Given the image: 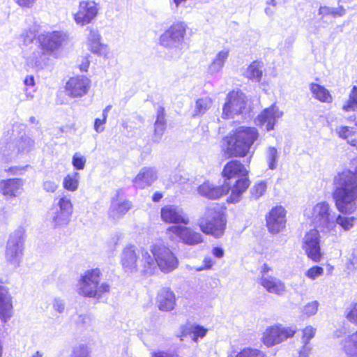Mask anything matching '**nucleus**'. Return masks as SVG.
<instances>
[{"instance_id": "nucleus-59", "label": "nucleus", "mask_w": 357, "mask_h": 357, "mask_svg": "<svg viewBox=\"0 0 357 357\" xmlns=\"http://www.w3.org/2000/svg\"><path fill=\"white\" fill-rule=\"evenodd\" d=\"M312 350V347L310 344H303L302 349L299 351L298 357H308Z\"/></svg>"}, {"instance_id": "nucleus-17", "label": "nucleus", "mask_w": 357, "mask_h": 357, "mask_svg": "<svg viewBox=\"0 0 357 357\" xmlns=\"http://www.w3.org/2000/svg\"><path fill=\"white\" fill-rule=\"evenodd\" d=\"M91 87V80L85 76L71 77L66 83V91L68 96L77 98L86 95Z\"/></svg>"}, {"instance_id": "nucleus-24", "label": "nucleus", "mask_w": 357, "mask_h": 357, "mask_svg": "<svg viewBox=\"0 0 357 357\" xmlns=\"http://www.w3.org/2000/svg\"><path fill=\"white\" fill-rule=\"evenodd\" d=\"M230 190L229 183L226 181L222 186H214L208 182H205L198 188L199 193L211 199H216L226 195Z\"/></svg>"}, {"instance_id": "nucleus-56", "label": "nucleus", "mask_w": 357, "mask_h": 357, "mask_svg": "<svg viewBox=\"0 0 357 357\" xmlns=\"http://www.w3.org/2000/svg\"><path fill=\"white\" fill-rule=\"evenodd\" d=\"M107 119L104 117L102 119H96L94 122V130L98 133H101L104 131V125L106 123Z\"/></svg>"}, {"instance_id": "nucleus-1", "label": "nucleus", "mask_w": 357, "mask_h": 357, "mask_svg": "<svg viewBox=\"0 0 357 357\" xmlns=\"http://www.w3.org/2000/svg\"><path fill=\"white\" fill-rule=\"evenodd\" d=\"M333 197L337 209L352 213L357 209V174L351 171L339 172L333 178Z\"/></svg>"}, {"instance_id": "nucleus-55", "label": "nucleus", "mask_w": 357, "mask_h": 357, "mask_svg": "<svg viewBox=\"0 0 357 357\" xmlns=\"http://www.w3.org/2000/svg\"><path fill=\"white\" fill-rule=\"evenodd\" d=\"M73 357H89V351L84 345H79L74 349Z\"/></svg>"}, {"instance_id": "nucleus-5", "label": "nucleus", "mask_w": 357, "mask_h": 357, "mask_svg": "<svg viewBox=\"0 0 357 357\" xmlns=\"http://www.w3.org/2000/svg\"><path fill=\"white\" fill-rule=\"evenodd\" d=\"M101 272L98 268L86 271L79 282L78 294L85 297L99 298L109 292L107 282L100 284Z\"/></svg>"}, {"instance_id": "nucleus-26", "label": "nucleus", "mask_w": 357, "mask_h": 357, "mask_svg": "<svg viewBox=\"0 0 357 357\" xmlns=\"http://www.w3.org/2000/svg\"><path fill=\"white\" fill-rule=\"evenodd\" d=\"M180 334L178 337L183 340V337L190 336L194 342H197L199 338H204L206 333L207 329L204 327L191 323H187L180 326Z\"/></svg>"}, {"instance_id": "nucleus-63", "label": "nucleus", "mask_w": 357, "mask_h": 357, "mask_svg": "<svg viewBox=\"0 0 357 357\" xmlns=\"http://www.w3.org/2000/svg\"><path fill=\"white\" fill-rule=\"evenodd\" d=\"M347 141L348 144H351L353 146L357 147V132L355 131V132L353 133L351 137L347 139Z\"/></svg>"}, {"instance_id": "nucleus-64", "label": "nucleus", "mask_w": 357, "mask_h": 357, "mask_svg": "<svg viewBox=\"0 0 357 357\" xmlns=\"http://www.w3.org/2000/svg\"><path fill=\"white\" fill-rule=\"evenodd\" d=\"M213 254L218 258H221L224 255V251L221 248L215 247L213 249Z\"/></svg>"}, {"instance_id": "nucleus-45", "label": "nucleus", "mask_w": 357, "mask_h": 357, "mask_svg": "<svg viewBox=\"0 0 357 357\" xmlns=\"http://www.w3.org/2000/svg\"><path fill=\"white\" fill-rule=\"evenodd\" d=\"M319 303L312 301L306 304L302 310V316L310 317L314 315L318 310Z\"/></svg>"}, {"instance_id": "nucleus-58", "label": "nucleus", "mask_w": 357, "mask_h": 357, "mask_svg": "<svg viewBox=\"0 0 357 357\" xmlns=\"http://www.w3.org/2000/svg\"><path fill=\"white\" fill-rule=\"evenodd\" d=\"M151 357H183L179 354L174 352H164V351H158L153 352L151 354Z\"/></svg>"}, {"instance_id": "nucleus-31", "label": "nucleus", "mask_w": 357, "mask_h": 357, "mask_svg": "<svg viewBox=\"0 0 357 357\" xmlns=\"http://www.w3.org/2000/svg\"><path fill=\"white\" fill-rule=\"evenodd\" d=\"M158 307L162 311H171L174 308L175 296L168 289H162L158 296Z\"/></svg>"}, {"instance_id": "nucleus-36", "label": "nucleus", "mask_w": 357, "mask_h": 357, "mask_svg": "<svg viewBox=\"0 0 357 357\" xmlns=\"http://www.w3.org/2000/svg\"><path fill=\"white\" fill-rule=\"evenodd\" d=\"M344 350L348 357H357V331L345 339Z\"/></svg>"}, {"instance_id": "nucleus-4", "label": "nucleus", "mask_w": 357, "mask_h": 357, "mask_svg": "<svg viewBox=\"0 0 357 357\" xmlns=\"http://www.w3.org/2000/svg\"><path fill=\"white\" fill-rule=\"evenodd\" d=\"M305 215L321 231H335V212L328 202L322 201L317 203L305 211Z\"/></svg>"}, {"instance_id": "nucleus-19", "label": "nucleus", "mask_w": 357, "mask_h": 357, "mask_svg": "<svg viewBox=\"0 0 357 357\" xmlns=\"http://www.w3.org/2000/svg\"><path fill=\"white\" fill-rule=\"evenodd\" d=\"M13 315V297L9 289L0 285V319L6 323Z\"/></svg>"}, {"instance_id": "nucleus-16", "label": "nucleus", "mask_w": 357, "mask_h": 357, "mask_svg": "<svg viewBox=\"0 0 357 357\" xmlns=\"http://www.w3.org/2000/svg\"><path fill=\"white\" fill-rule=\"evenodd\" d=\"M97 14L98 8L94 1H82L79 3V10L75 14L74 19L77 24L84 26L90 23Z\"/></svg>"}, {"instance_id": "nucleus-11", "label": "nucleus", "mask_w": 357, "mask_h": 357, "mask_svg": "<svg viewBox=\"0 0 357 357\" xmlns=\"http://www.w3.org/2000/svg\"><path fill=\"white\" fill-rule=\"evenodd\" d=\"M167 234L172 240L176 237L182 243L188 245H198L203 241L202 235L200 233L185 226H171L167 229Z\"/></svg>"}, {"instance_id": "nucleus-57", "label": "nucleus", "mask_w": 357, "mask_h": 357, "mask_svg": "<svg viewBox=\"0 0 357 357\" xmlns=\"http://www.w3.org/2000/svg\"><path fill=\"white\" fill-rule=\"evenodd\" d=\"M213 264L214 262L211 257H205L203 260V265L200 267L196 268V271H201L203 270L210 269Z\"/></svg>"}, {"instance_id": "nucleus-12", "label": "nucleus", "mask_w": 357, "mask_h": 357, "mask_svg": "<svg viewBox=\"0 0 357 357\" xmlns=\"http://www.w3.org/2000/svg\"><path fill=\"white\" fill-rule=\"evenodd\" d=\"M246 105L245 95L239 91L230 92L227 98V102L223 106L222 117L229 119L238 114Z\"/></svg>"}, {"instance_id": "nucleus-6", "label": "nucleus", "mask_w": 357, "mask_h": 357, "mask_svg": "<svg viewBox=\"0 0 357 357\" xmlns=\"http://www.w3.org/2000/svg\"><path fill=\"white\" fill-rule=\"evenodd\" d=\"M227 220L224 214L217 206L208 207L199 225L202 232L220 238L225 232Z\"/></svg>"}, {"instance_id": "nucleus-21", "label": "nucleus", "mask_w": 357, "mask_h": 357, "mask_svg": "<svg viewBox=\"0 0 357 357\" xmlns=\"http://www.w3.org/2000/svg\"><path fill=\"white\" fill-rule=\"evenodd\" d=\"M162 220L167 223L188 225L189 219L183 210L174 206H165L160 211Z\"/></svg>"}, {"instance_id": "nucleus-23", "label": "nucleus", "mask_w": 357, "mask_h": 357, "mask_svg": "<svg viewBox=\"0 0 357 357\" xmlns=\"http://www.w3.org/2000/svg\"><path fill=\"white\" fill-rule=\"evenodd\" d=\"M23 185L21 178L3 179L0 181V192L7 199H10L21 194Z\"/></svg>"}, {"instance_id": "nucleus-32", "label": "nucleus", "mask_w": 357, "mask_h": 357, "mask_svg": "<svg viewBox=\"0 0 357 357\" xmlns=\"http://www.w3.org/2000/svg\"><path fill=\"white\" fill-rule=\"evenodd\" d=\"M229 50L227 49H224L220 51L208 66V73L211 75H215L220 72L229 56Z\"/></svg>"}, {"instance_id": "nucleus-22", "label": "nucleus", "mask_w": 357, "mask_h": 357, "mask_svg": "<svg viewBox=\"0 0 357 357\" xmlns=\"http://www.w3.org/2000/svg\"><path fill=\"white\" fill-rule=\"evenodd\" d=\"M158 178V172L153 167H143L133 179L137 188L144 189L151 186Z\"/></svg>"}, {"instance_id": "nucleus-29", "label": "nucleus", "mask_w": 357, "mask_h": 357, "mask_svg": "<svg viewBox=\"0 0 357 357\" xmlns=\"http://www.w3.org/2000/svg\"><path fill=\"white\" fill-rule=\"evenodd\" d=\"M165 108L162 106H158L156 109V119L154 123V133L153 141L158 143L166 129L167 121Z\"/></svg>"}, {"instance_id": "nucleus-9", "label": "nucleus", "mask_w": 357, "mask_h": 357, "mask_svg": "<svg viewBox=\"0 0 357 357\" xmlns=\"http://www.w3.org/2000/svg\"><path fill=\"white\" fill-rule=\"evenodd\" d=\"M73 211L70 199L63 197L53 204L48 212V218L54 228L63 227L69 224Z\"/></svg>"}, {"instance_id": "nucleus-34", "label": "nucleus", "mask_w": 357, "mask_h": 357, "mask_svg": "<svg viewBox=\"0 0 357 357\" xmlns=\"http://www.w3.org/2000/svg\"><path fill=\"white\" fill-rule=\"evenodd\" d=\"M310 90L314 98L321 102L331 103L333 102V96L329 91L320 84L311 83Z\"/></svg>"}, {"instance_id": "nucleus-39", "label": "nucleus", "mask_w": 357, "mask_h": 357, "mask_svg": "<svg viewBox=\"0 0 357 357\" xmlns=\"http://www.w3.org/2000/svg\"><path fill=\"white\" fill-rule=\"evenodd\" d=\"M213 101L208 97L201 98L197 100L193 116H202L212 106Z\"/></svg>"}, {"instance_id": "nucleus-40", "label": "nucleus", "mask_w": 357, "mask_h": 357, "mask_svg": "<svg viewBox=\"0 0 357 357\" xmlns=\"http://www.w3.org/2000/svg\"><path fill=\"white\" fill-rule=\"evenodd\" d=\"M279 153L276 148L269 146L266 151V159L270 169H275L278 165Z\"/></svg>"}, {"instance_id": "nucleus-62", "label": "nucleus", "mask_w": 357, "mask_h": 357, "mask_svg": "<svg viewBox=\"0 0 357 357\" xmlns=\"http://www.w3.org/2000/svg\"><path fill=\"white\" fill-rule=\"evenodd\" d=\"M90 321V317L88 314H80L78 317L77 323L85 325L87 324Z\"/></svg>"}, {"instance_id": "nucleus-38", "label": "nucleus", "mask_w": 357, "mask_h": 357, "mask_svg": "<svg viewBox=\"0 0 357 357\" xmlns=\"http://www.w3.org/2000/svg\"><path fill=\"white\" fill-rule=\"evenodd\" d=\"M262 65L258 61L252 62L247 68L244 75L246 77L255 82H259L262 77Z\"/></svg>"}, {"instance_id": "nucleus-44", "label": "nucleus", "mask_w": 357, "mask_h": 357, "mask_svg": "<svg viewBox=\"0 0 357 357\" xmlns=\"http://www.w3.org/2000/svg\"><path fill=\"white\" fill-rule=\"evenodd\" d=\"M33 144L34 142L29 137L24 136L17 143L18 152L29 151Z\"/></svg>"}, {"instance_id": "nucleus-2", "label": "nucleus", "mask_w": 357, "mask_h": 357, "mask_svg": "<svg viewBox=\"0 0 357 357\" xmlns=\"http://www.w3.org/2000/svg\"><path fill=\"white\" fill-rule=\"evenodd\" d=\"M259 137V133L256 128L240 126L225 137V153L230 157L252 155L256 149L255 142Z\"/></svg>"}, {"instance_id": "nucleus-10", "label": "nucleus", "mask_w": 357, "mask_h": 357, "mask_svg": "<svg viewBox=\"0 0 357 357\" xmlns=\"http://www.w3.org/2000/svg\"><path fill=\"white\" fill-rule=\"evenodd\" d=\"M186 25L183 22L174 24L160 36V44L167 48L175 49L178 54L184 47L183 38Z\"/></svg>"}, {"instance_id": "nucleus-52", "label": "nucleus", "mask_w": 357, "mask_h": 357, "mask_svg": "<svg viewBox=\"0 0 357 357\" xmlns=\"http://www.w3.org/2000/svg\"><path fill=\"white\" fill-rule=\"evenodd\" d=\"M52 306L55 311L59 314H62L64 312L66 309V303L64 300L60 298H55L53 301Z\"/></svg>"}, {"instance_id": "nucleus-35", "label": "nucleus", "mask_w": 357, "mask_h": 357, "mask_svg": "<svg viewBox=\"0 0 357 357\" xmlns=\"http://www.w3.org/2000/svg\"><path fill=\"white\" fill-rule=\"evenodd\" d=\"M87 31H89L87 36V43L91 51L94 54H100L102 45L100 43L101 36L98 31L92 28H88Z\"/></svg>"}, {"instance_id": "nucleus-46", "label": "nucleus", "mask_w": 357, "mask_h": 357, "mask_svg": "<svg viewBox=\"0 0 357 357\" xmlns=\"http://www.w3.org/2000/svg\"><path fill=\"white\" fill-rule=\"evenodd\" d=\"M266 190V185L264 182H260L255 185L250 190L251 197L257 199L265 192Z\"/></svg>"}, {"instance_id": "nucleus-18", "label": "nucleus", "mask_w": 357, "mask_h": 357, "mask_svg": "<svg viewBox=\"0 0 357 357\" xmlns=\"http://www.w3.org/2000/svg\"><path fill=\"white\" fill-rule=\"evenodd\" d=\"M285 210L282 206L273 208L266 218V225L270 232L276 234L285 227Z\"/></svg>"}, {"instance_id": "nucleus-53", "label": "nucleus", "mask_w": 357, "mask_h": 357, "mask_svg": "<svg viewBox=\"0 0 357 357\" xmlns=\"http://www.w3.org/2000/svg\"><path fill=\"white\" fill-rule=\"evenodd\" d=\"M324 273V269L320 266H314L311 268H310L307 273L306 275L312 279L314 280L319 276L321 275Z\"/></svg>"}, {"instance_id": "nucleus-8", "label": "nucleus", "mask_w": 357, "mask_h": 357, "mask_svg": "<svg viewBox=\"0 0 357 357\" xmlns=\"http://www.w3.org/2000/svg\"><path fill=\"white\" fill-rule=\"evenodd\" d=\"M151 258L154 261L153 271L158 266L165 273L175 269L178 264L176 257L169 248L162 242H157L151 246Z\"/></svg>"}, {"instance_id": "nucleus-48", "label": "nucleus", "mask_w": 357, "mask_h": 357, "mask_svg": "<svg viewBox=\"0 0 357 357\" xmlns=\"http://www.w3.org/2000/svg\"><path fill=\"white\" fill-rule=\"evenodd\" d=\"M335 130L339 137L346 140L351 137L353 133L355 132L354 128L344 126L337 128Z\"/></svg>"}, {"instance_id": "nucleus-50", "label": "nucleus", "mask_w": 357, "mask_h": 357, "mask_svg": "<svg viewBox=\"0 0 357 357\" xmlns=\"http://www.w3.org/2000/svg\"><path fill=\"white\" fill-rule=\"evenodd\" d=\"M72 163L76 169H83L85 167L86 158L79 153H76L73 157Z\"/></svg>"}, {"instance_id": "nucleus-51", "label": "nucleus", "mask_w": 357, "mask_h": 357, "mask_svg": "<svg viewBox=\"0 0 357 357\" xmlns=\"http://www.w3.org/2000/svg\"><path fill=\"white\" fill-rule=\"evenodd\" d=\"M346 317L348 321L357 325V303L351 305L347 310Z\"/></svg>"}, {"instance_id": "nucleus-27", "label": "nucleus", "mask_w": 357, "mask_h": 357, "mask_svg": "<svg viewBox=\"0 0 357 357\" xmlns=\"http://www.w3.org/2000/svg\"><path fill=\"white\" fill-rule=\"evenodd\" d=\"M259 284L269 293L279 296H283L287 287L285 284L280 279L273 277H263L259 279Z\"/></svg>"}, {"instance_id": "nucleus-37", "label": "nucleus", "mask_w": 357, "mask_h": 357, "mask_svg": "<svg viewBox=\"0 0 357 357\" xmlns=\"http://www.w3.org/2000/svg\"><path fill=\"white\" fill-rule=\"evenodd\" d=\"M79 182V174L74 172L67 174L63 181V186L65 190L75 192L78 189Z\"/></svg>"}, {"instance_id": "nucleus-61", "label": "nucleus", "mask_w": 357, "mask_h": 357, "mask_svg": "<svg viewBox=\"0 0 357 357\" xmlns=\"http://www.w3.org/2000/svg\"><path fill=\"white\" fill-rule=\"evenodd\" d=\"M272 271L271 268L268 266L266 264H264L261 267L260 270V278L264 277H269L270 275H268V273L269 271Z\"/></svg>"}, {"instance_id": "nucleus-60", "label": "nucleus", "mask_w": 357, "mask_h": 357, "mask_svg": "<svg viewBox=\"0 0 357 357\" xmlns=\"http://www.w3.org/2000/svg\"><path fill=\"white\" fill-rule=\"evenodd\" d=\"M17 5L22 8H31L37 0H14Z\"/></svg>"}, {"instance_id": "nucleus-25", "label": "nucleus", "mask_w": 357, "mask_h": 357, "mask_svg": "<svg viewBox=\"0 0 357 357\" xmlns=\"http://www.w3.org/2000/svg\"><path fill=\"white\" fill-rule=\"evenodd\" d=\"M50 55L52 54L44 51L43 47L40 45L26 57V64L36 70L43 69L47 65Z\"/></svg>"}, {"instance_id": "nucleus-43", "label": "nucleus", "mask_w": 357, "mask_h": 357, "mask_svg": "<svg viewBox=\"0 0 357 357\" xmlns=\"http://www.w3.org/2000/svg\"><path fill=\"white\" fill-rule=\"evenodd\" d=\"M335 227L336 225L341 226L344 230H349L354 226V218L344 217L335 215Z\"/></svg>"}, {"instance_id": "nucleus-33", "label": "nucleus", "mask_w": 357, "mask_h": 357, "mask_svg": "<svg viewBox=\"0 0 357 357\" xmlns=\"http://www.w3.org/2000/svg\"><path fill=\"white\" fill-rule=\"evenodd\" d=\"M250 185V181L245 176L238 178L231 190V194L228 198V202L231 203L238 202L241 195L247 190Z\"/></svg>"}, {"instance_id": "nucleus-30", "label": "nucleus", "mask_w": 357, "mask_h": 357, "mask_svg": "<svg viewBox=\"0 0 357 357\" xmlns=\"http://www.w3.org/2000/svg\"><path fill=\"white\" fill-rule=\"evenodd\" d=\"M222 174L226 180H229L236 176H245L248 174V171L241 162L235 160L226 164Z\"/></svg>"}, {"instance_id": "nucleus-13", "label": "nucleus", "mask_w": 357, "mask_h": 357, "mask_svg": "<svg viewBox=\"0 0 357 357\" xmlns=\"http://www.w3.org/2000/svg\"><path fill=\"white\" fill-rule=\"evenodd\" d=\"M296 329L290 327L273 326L266 329L263 335V342L268 347L279 344L294 335Z\"/></svg>"}, {"instance_id": "nucleus-42", "label": "nucleus", "mask_w": 357, "mask_h": 357, "mask_svg": "<svg viewBox=\"0 0 357 357\" xmlns=\"http://www.w3.org/2000/svg\"><path fill=\"white\" fill-rule=\"evenodd\" d=\"M345 9L342 6L339 8L321 6L319 9V15H321L322 17L329 15H331L334 17L337 16L341 17L345 14Z\"/></svg>"}, {"instance_id": "nucleus-41", "label": "nucleus", "mask_w": 357, "mask_h": 357, "mask_svg": "<svg viewBox=\"0 0 357 357\" xmlns=\"http://www.w3.org/2000/svg\"><path fill=\"white\" fill-rule=\"evenodd\" d=\"M344 112H354L357 109V86H353L347 102L343 105Z\"/></svg>"}, {"instance_id": "nucleus-20", "label": "nucleus", "mask_w": 357, "mask_h": 357, "mask_svg": "<svg viewBox=\"0 0 357 357\" xmlns=\"http://www.w3.org/2000/svg\"><path fill=\"white\" fill-rule=\"evenodd\" d=\"M283 112L275 105L265 109L256 119L255 122L258 126L266 124L267 131L273 130L278 119L282 117Z\"/></svg>"}, {"instance_id": "nucleus-28", "label": "nucleus", "mask_w": 357, "mask_h": 357, "mask_svg": "<svg viewBox=\"0 0 357 357\" xmlns=\"http://www.w3.org/2000/svg\"><path fill=\"white\" fill-rule=\"evenodd\" d=\"M132 204L128 200L120 199L119 196L113 198L109 210V215L113 219L123 217L130 208Z\"/></svg>"}, {"instance_id": "nucleus-15", "label": "nucleus", "mask_w": 357, "mask_h": 357, "mask_svg": "<svg viewBox=\"0 0 357 357\" xmlns=\"http://www.w3.org/2000/svg\"><path fill=\"white\" fill-rule=\"evenodd\" d=\"M66 38L67 36L65 33L58 31L47 32L38 37L40 45L43 47L44 51L51 54L62 45Z\"/></svg>"}, {"instance_id": "nucleus-14", "label": "nucleus", "mask_w": 357, "mask_h": 357, "mask_svg": "<svg viewBox=\"0 0 357 357\" xmlns=\"http://www.w3.org/2000/svg\"><path fill=\"white\" fill-rule=\"evenodd\" d=\"M303 249L314 261L320 259V235L317 229H312L305 234L303 238Z\"/></svg>"}, {"instance_id": "nucleus-7", "label": "nucleus", "mask_w": 357, "mask_h": 357, "mask_svg": "<svg viewBox=\"0 0 357 357\" xmlns=\"http://www.w3.org/2000/svg\"><path fill=\"white\" fill-rule=\"evenodd\" d=\"M24 235V229L19 227L10 235L6 243L5 258L6 261L14 267H18L22 259Z\"/></svg>"}, {"instance_id": "nucleus-3", "label": "nucleus", "mask_w": 357, "mask_h": 357, "mask_svg": "<svg viewBox=\"0 0 357 357\" xmlns=\"http://www.w3.org/2000/svg\"><path fill=\"white\" fill-rule=\"evenodd\" d=\"M121 262L126 272L140 271L146 274L153 273V267L155 264L148 250H137L135 245L126 246L123 250Z\"/></svg>"}, {"instance_id": "nucleus-47", "label": "nucleus", "mask_w": 357, "mask_h": 357, "mask_svg": "<svg viewBox=\"0 0 357 357\" xmlns=\"http://www.w3.org/2000/svg\"><path fill=\"white\" fill-rule=\"evenodd\" d=\"M236 357H266V356L258 349L248 348L239 352Z\"/></svg>"}, {"instance_id": "nucleus-54", "label": "nucleus", "mask_w": 357, "mask_h": 357, "mask_svg": "<svg viewBox=\"0 0 357 357\" xmlns=\"http://www.w3.org/2000/svg\"><path fill=\"white\" fill-rule=\"evenodd\" d=\"M59 188V184L52 180H46L43 183V188L47 192H54Z\"/></svg>"}, {"instance_id": "nucleus-49", "label": "nucleus", "mask_w": 357, "mask_h": 357, "mask_svg": "<svg viewBox=\"0 0 357 357\" xmlns=\"http://www.w3.org/2000/svg\"><path fill=\"white\" fill-rule=\"evenodd\" d=\"M316 329L311 326L305 327L303 330L301 342L303 344H310L309 342L314 337Z\"/></svg>"}]
</instances>
